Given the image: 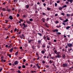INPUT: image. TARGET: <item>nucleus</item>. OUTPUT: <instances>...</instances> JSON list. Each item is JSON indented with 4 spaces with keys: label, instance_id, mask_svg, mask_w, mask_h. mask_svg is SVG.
Instances as JSON below:
<instances>
[{
    "label": "nucleus",
    "instance_id": "3",
    "mask_svg": "<svg viewBox=\"0 0 73 73\" xmlns=\"http://www.w3.org/2000/svg\"><path fill=\"white\" fill-rule=\"evenodd\" d=\"M58 31V29H56L52 31V32H57Z\"/></svg>",
    "mask_w": 73,
    "mask_h": 73
},
{
    "label": "nucleus",
    "instance_id": "5",
    "mask_svg": "<svg viewBox=\"0 0 73 73\" xmlns=\"http://www.w3.org/2000/svg\"><path fill=\"white\" fill-rule=\"evenodd\" d=\"M33 39H31L30 40H28V43L30 44L31 43V42L33 41Z\"/></svg>",
    "mask_w": 73,
    "mask_h": 73
},
{
    "label": "nucleus",
    "instance_id": "37",
    "mask_svg": "<svg viewBox=\"0 0 73 73\" xmlns=\"http://www.w3.org/2000/svg\"><path fill=\"white\" fill-rule=\"evenodd\" d=\"M57 6V4L56 3H55V7H56Z\"/></svg>",
    "mask_w": 73,
    "mask_h": 73
},
{
    "label": "nucleus",
    "instance_id": "20",
    "mask_svg": "<svg viewBox=\"0 0 73 73\" xmlns=\"http://www.w3.org/2000/svg\"><path fill=\"white\" fill-rule=\"evenodd\" d=\"M38 35H39L40 36H42V34L40 33H38Z\"/></svg>",
    "mask_w": 73,
    "mask_h": 73
},
{
    "label": "nucleus",
    "instance_id": "12",
    "mask_svg": "<svg viewBox=\"0 0 73 73\" xmlns=\"http://www.w3.org/2000/svg\"><path fill=\"white\" fill-rule=\"evenodd\" d=\"M70 28V26H68L66 27V29L67 30H69V29Z\"/></svg>",
    "mask_w": 73,
    "mask_h": 73
},
{
    "label": "nucleus",
    "instance_id": "9",
    "mask_svg": "<svg viewBox=\"0 0 73 73\" xmlns=\"http://www.w3.org/2000/svg\"><path fill=\"white\" fill-rule=\"evenodd\" d=\"M13 48H12L11 49L9 50V52L10 53L12 52H13Z\"/></svg>",
    "mask_w": 73,
    "mask_h": 73
},
{
    "label": "nucleus",
    "instance_id": "46",
    "mask_svg": "<svg viewBox=\"0 0 73 73\" xmlns=\"http://www.w3.org/2000/svg\"><path fill=\"white\" fill-rule=\"evenodd\" d=\"M59 10H61V9H62V7H59Z\"/></svg>",
    "mask_w": 73,
    "mask_h": 73
},
{
    "label": "nucleus",
    "instance_id": "13",
    "mask_svg": "<svg viewBox=\"0 0 73 73\" xmlns=\"http://www.w3.org/2000/svg\"><path fill=\"white\" fill-rule=\"evenodd\" d=\"M19 52L18 51H17V52H16L15 53V55L16 56H17L18 55Z\"/></svg>",
    "mask_w": 73,
    "mask_h": 73
},
{
    "label": "nucleus",
    "instance_id": "58",
    "mask_svg": "<svg viewBox=\"0 0 73 73\" xmlns=\"http://www.w3.org/2000/svg\"><path fill=\"white\" fill-rule=\"evenodd\" d=\"M38 64H36V66H37V67H38Z\"/></svg>",
    "mask_w": 73,
    "mask_h": 73
},
{
    "label": "nucleus",
    "instance_id": "56",
    "mask_svg": "<svg viewBox=\"0 0 73 73\" xmlns=\"http://www.w3.org/2000/svg\"><path fill=\"white\" fill-rule=\"evenodd\" d=\"M35 13H36V14L37 13H38V11H35Z\"/></svg>",
    "mask_w": 73,
    "mask_h": 73
},
{
    "label": "nucleus",
    "instance_id": "63",
    "mask_svg": "<svg viewBox=\"0 0 73 73\" xmlns=\"http://www.w3.org/2000/svg\"><path fill=\"white\" fill-rule=\"evenodd\" d=\"M66 15L67 16H70V15H69V14H66Z\"/></svg>",
    "mask_w": 73,
    "mask_h": 73
},
{
    "label": "nucleus",
    "instance_id": "50",
    "mask_svg": "<svg viewBox=\"0 0 73 73\" xmlns=\"http://www.w3.org/2000/svg\"><path fill=\"white\" fill-rule=\"evenodd\" d=\"M36 72V71H31V72L32 73H34V72Z\"/></svg>",
    "mask_w": 73,
    "mask_h": 73
},
{
    "label": "nucleus",
    "instance_id": "42",
    "mask_svg": "<svg viewBox=\"0 0 73 73\" xmlns=\"http://www.w3.org/2000/svg\"><path fill=\"white\" fill-rule=\"evenodd\" d=\"M57 33V34H58V35H61V33H59V32H58V33Z\"/></svg>",
    "mask_w": 73,
    "mask_h": 73
},
{
    "label": "nucleus",
    "instance_id": "39",
    "mask_svg": "<svg viewBox=\"0 0 73 73\" xmlns=\"http://www.w3.org/2000/svg\"><path fill=\"white\" fill-rule=\"evenodd\" d=\"M11 28V26L10 25H9L8 26V29H9V28Z\"/></svg>",
    "mask_w": 73,
    "mask_h": 73
},
{
    "label": "nucleus",
    "instance_id": "22",
    "mask_svg": "<svg viewBox=\"0 0 73 73\" xmlns=\"http://www.w3.org/2000/svg\"><path fill=\"white\" fill-rule=\"evenodd\" d=\"M38 43L39 44H41V40H39L38 41Z\"/></svg>",
    "mask_w": 73,
    "mask_h": 73
},
{
    "label": "nucleus",
    "instance_id": "62",
    "mask_svg": "<svg viewBox=\"0 0 73 73\" xmlns=\"http://www.w3.org/2000/svg\"><path fill=\"white\" fill-rule=\"evenodd\" d=\"M6 21L5 23H7V22H8L9 21H8V20H6V21Z\"/></svg>",
    "mask_w": 73,
    "mask_h": 73
},
{
    "label": "nucleus",
    "instance_id": "21",
    "mask_svg": "<svg viewBox=\"0 0 73 73\" xmlns=\"http://www.w3.org/2000/svg\"><path fill=\"white\" fill-rule=\"evenodd\" d=\"M42 46L43 47V48H46V46L44 44H43Z\"/></svg>",
    "mask_w": 73,
    "mask_h": 73
},
{
    "label": "nucleus",
    "instance_id": "2",
    "mask_svg": "<svg viewBox=\"0 0 73 73\" xmlns=\"http://www.w3.org/2000/svg\"><path fill=\"white\" fill-rule=\"evenodd\" d=\"M73 45V44H72L70 43H68L67 44V46L68 47H71Z\"/></svg>",
    "mask_w": 73,
    "mask_h": 73
},
{
    "label": "nucleus",
    "instance_id": "32",
    "mask_svg": "<svg viewBox=\"0 0 73 73\" xmlns=\"http://www.w3.org/2000/svg\"><path fill=\"white\" fill-rule=\"evenodd\" d=\"M18 73H21L20 70H18L17 71Z\"/></svg>",
    "mask_w": 73,
    "mask_h": 73
},
{
    "label": "nucleus",
    "instance_id": "10",
    "mask_svg": "<svg viewBox=\"0 0 73 73\" xmlns=\"http://www.w3.org/2000/svg\"><path fill=\"white\" fill-rule=\"evenodd\" d=\"M9 19H10V20H13V17L11 16H10L9 17Z\"/></svg>",
    "mask_w": 73,
    "mask_h": 73
},
{
    "label": "nucleus",
    "instance_id": "51",
    "mask_svg": "<svg viewBox=\"0 0 73 73\" xmlns=\"http://www.w3.org/2000/svg\"><path fill=\"white\" fill-rule=\"evenodd\" d=\"M25 25V24L24 23H23L22 24V26H24Z\"/></svg>",
    "mask_w": 73,
    "mask_h": 73
},
{
    "label": "nucleus",
    "instance_id": "24",
    "mask_svg": "<svg viewBox=\"0 0 73 73\" xmlns=\"http://www.w3.org/2000/svg\"><path fill=\"white\" fill-rule=\"evenodd\" d=\"M23 68H26V66L25 65H23L22 66Z\"/></svg>",
    "mask_w": 73,
    "mask_h": 73
},
{
    "label": "nucleus",
    "instance_id": "11",
    "mask_svg": "<svg viewBox=\"0 0 73 73\" xmlns=\"http://www.w3.org/2000/svg\"><path fill=\"white\" fill-rule=\"evenodd\" d=\"M46 36H45V35H44V36H43V39L44 40H45L46 38Z\"/></svg>",
    "mask_w": 73,
    "mask_h": 73
},
{
    "label": "nucleus",
    "instance_id": "1",
    "mask_svg": "<svg viewBox=\"0 0 73 73\" xmlns=\"http://www.w3.org/2000/svg\"><path fill=\"white\" fill-rule=\"evenodd\" d=\"M56 54L58 56V58H60L61 57V54L60 53V52H58L56 53Z\"/></svg>",
    "mask_w": 73,
    "mask_h": 73
},
{
    "label": "nucleus",
    "instance_id": "23",
    "mask_svg": "<svg viewBox=\"0 0 73 73\" xmlns=\"http://www.w3.org/2000/svg\"><path fill=\"white\" fill-rule=\"evenodd\" d=\"M47 9L48 11H49V10H50V9H51V8L48 7H47Z\"/></svg>",
    "mask_w": 73,
    "mask_h": 73
},
{
    "label": "nucleus",
    "instance_id": "33",
    "mask_svg": "<svg viewBox=\"0 0 73 73\" xmlns=\"http://www.w3.org/2000/svg\"><path fill=\"white\" fill-rule=\"evenodd\" d=\"M42 14L44 15H46V13H42Z\"/></svg>",
    "mask_w": 73,
    "mask_h": 73
},
{
    "label": "nucleus",
    "instance_id": "53",
    "mask_svg": "<svg viewBox=\"0 0 73 73\" xmlns=\"http://www.w3.org/2000/svg\"><path fill=\"white\" fill-rule=\"evenodd\" d=\"M11 37L12 38H15V36H12Z\"/></svg>",
    "mask_w": 73,
    "mask_h": 73
},
{
    "label": "nucleus",
    "instance_id": "17",
    "mask_svg": "<svg viewBox=\"0 0 73 73\" xmlns=\"http://www.w3.org/2000/svg\"><path fill=\"white\" fill-rule=\"evenodd\" d=\"M27 26V25H25V26H24L23 27V29H25V28H26Z\"/></svg>",
    "mask_w": 73,
    "mask_h": 73
},
{
    "label": "nucleus",
    "instance_id": "43",
    "mask_svg": "<svg viewBox=\"0 0 73 73\" xmlns=\"http://www.w3.org/2000/svg\"><path fill=\"white\" fill-rule=\"evenodd\" d=\"M14 31V32H16V31H17V28L15 29Z\"/></svg>",
    "mask_w": 73,
    "mask_h": 73
},
{
    "label": "nucleus",
    "instance_id": "41",
    "mask_svg": "<svg viewBox=\"0 0 73 73\" xmlns=\"http://www.w3.org/2000/svg\"><path fill=\"white\" fill-rule=\"evenodd\" d=\"M68 63H70V60H68Z\"/></svg>",
    "mask_w": 73,
    "mask_h": 73
},
{
    "label": "nucleus",
    "instance_id": "45",
    "mask_svg": "<svg viewBox=\"0 0 73 73\" xmlns=\"http://www.w3.org/2000/svg\"><path fill=\"white\" fill-rule=\"evenodd\" d=\"M22 48H23V47H22V46H21V47H20V48H19V49H20V50H21Z\"/></svg>",
    "mask_w": 73,
    "mask_h": 73
},
{
    "label": "nucleus",
    "instance_id": "47",
    "mask_svg": "<svg viewBox=\"0 0 73 73\" xmlns=\"http://www.w3.org/2000/svg\"><path fill=\"white\" fill-rule=\"evenodd\" d=\"M9 57L10 58H11V54H9Z\"/></svg>",
    "mask_w": 73,
    "mask_h": 73
},
{
    "label": "nucleus",
    "instance_id": "64",
    "mask_svg": "<svg viewBox=\"0 0 73 73\" xmlns=\"http://www.w3.org/2000/svg\"><path fill=\"white\" fill-rule=\"evenodd\" d=\"M49 18H47V21H49Z\"/></svg>",
    "mask_w": 73,
    "mask_h": 73
},
{
    "label": "nucleus",
    "instance_id": "27",
    "mask_svg": "<svg viewBox=\"0 0 73 73\" xmlns=\"http://www.w3.org/2000/svg\"><path fill=\"white\" fill-rule=\"evenodd\" d=\"M73 0H70V3H72V2H73Z\"/></svg>",
    "mask_w": 73,
    "mask_h": 73
},
{
    "label": "nucleus",
    "instance_id": "60",
    "mask_svg": "<svg viewBox=\"0 0 73 73\" xmlns=\"http://www.w3.org/2000/svg\"><path fill=\"white\" fill-rule=\"evenodd\" d=\"M66 3H67V4H69V2H68V1H66Z\"/></svg>",
    "mask_w": 73,
    "mask_h": 73
},
{
    "label": "nucleus",
    "instance_id": "30",
    "mask_svg": "<svg viewBox=\"0 0 73 73\" xmlns=\"http://www.w3.org/2000/svg\"><path fill=\"white\" fill-rule=\"evenodd\" d=\"M46 67L47 68L49 67V66L48 65H46Z\"/></svg>",
    "mask_w": 73,
    "mask_h": 73
},
{
    "label": "nucleus",
    "instance_id": "40",
    "mask_svg": "<svg viewBox=\"0 0 73 73\" xmlns=\"http://www.w3.org/2000/svg\"><path fill=\"white\" fill-rule=\"evenodd\" d=\"M20 16L19 15V14H17V17H18Z\"/></svg>",
    "mask_w": 73,
    "mask_h": 73
},
{
    "label": "nucleus",
    "instance_id": "14",
    "mask_svg": "<svg viewBox=\"0 0 73 73\" xmlns=\"http://www.w3.org/2000/svg\"><path fill=\"white\" fill-rule=\"evenodd\" d=\"M6 11L9 12H10L11 11V10L10 9H7Z\"/></svg>",
    "mask_w": 73,
    "mask_h": 73
},
{
    "label": "nucleus",
    "instance_id": "31",
    "mask_svg": "<svg viewBox=\"0 0 73 73\" xmlns=\"http://www.w3.org/2000/svg\"><path fill=\"white\" fill-rule=\"evenodd\" d=\"M57 50H54V54L56 53H57Z\"/></svg>",
    "mask_w": 73,
    "mask_h": 73
},
{
    "label": "nucleus",
    "instance_id": "8",
    "mask_svg": "<svg viewBox=\"0 0 73 73\" xmlns=\"http://www.w3.org/2000/svg\"><path fill=\"white\" fill-rule=\"evenodd\" d=\"M67 21H68V19H66L65 20L63 21V22L64 23H66Z\"/></svg>",
    "mask_w": 73,
    "mask_h": 73
},
{
    "label": "nucleus",
    "instance_id": "16",
    "mask_svg": "<svg viewBox=\"0 0 73 73\" xmlns=\"http://www.w3.org/2000/svg\"><path fill=\"white\" fill-rule=\"evenodd\" d=\"M29 7V5H26V6H25V8H26V9H27Z\"/></svg>",
    "mask_w": 73,
    "mask_h": 73
},
{
    "label": "nucleus",
    "instance_id": "52",
    "mask_svg": "<svg viewBox=\"0 0 73 73\" xmlns=\"http://www.w3.org/2000/svg\"><path fill=\"white\" fill-rule=\"evenodd\" d=\"M21 68V66H19V67H18V69H20Z\"/></svg>",
    "mask_w": 73,
    "mask_h": 73
},
{
    "label": "nucleus",
    "instance_id": "44",
    "mask_svg": "<svg viewBox=\"0 0 73 73\" xmlns=\"http://www.w3.org/2000/svg\"><path fill=\"white\" fill-rule=\"evenodd\" d=\"M36 56H39V54H38V53L37 52L36 53Z\"/></svg>",
    "mask_w": 73,
    "mask_h": 73
},
{
    "label": "nucleus",
    "instance_id": "19",
    "mask_svg": "<svg viewBox=\"0 0 73 73\" xmlns=\"http://www.w3.org/2000/svg\"><path fill=\"white\" fill-rule=\"evenodd\" d=\"M26 22H27V23L28 24H30L31 23V22H30L29 21H26Z\"/></svg>",
    "mask_w": 73,
    "mask_h": 73
},
{
    "label": "nucleus",
    "instance_id": "7",
    "mask_svg": "<svg viewBox=\"0 0 73 73\" xmlns=\"http://www.w3.org/2000/svg\"><path fill=\"white\" fill-rule=\"evenodd\" d=\"M45 51H46V50H42L41 52V53L42 54H44L45 53Z\"/></svg>",
    "mask_w": 73,
    "mask_h": 73
},
{
    "label": "nucleus",
    "instance_id": "35",
    "mask_svg": "<svg viewBox=\"0 0 73 73\" xmlns=\"http://www.w3.org/2000/svg\"><path fill=\"white\" fill-rule=\"evenodd\" d=\"M66 7H67V6L66 5H65L63 7V8Z\"/></svg>",
    "mask_w": 73,
    "mask_h": 73
},
{
    "label": "nucleus",
    "instance_id": "38",
    "mask_svg": "<svg viewBox=\"0 0 73 73\" xmlns=\"http://www.w3.org/2000/svg\"><path fill=\"white\" fill-rule=\"evenodd\" d=\"M49 63H50V64L52 63V61H51V60H50V61Z\"/></svg>",
    "mask_w": 73,
    "mask_h": 73
},
{
    "label": "nucleus",
    "instance_id": "55",
    "mask_svg": "<svg viewBox=\"0 0 73 73\" xmlns=\"http://www.w3.org/2000/svg\"><path fill=\"white\" fill-rule=\"evenodd\" d=\"M59 19H60V20H62V18H61L59 17Z\"/></svg>",
    "mask_w": 73,
    "mask_h": 73
},
{
    "label": "nucleus",
    "instance_id": "29",
    "mask_svg": "<svg viewBox=\"0 0 73 73\" xmlns=\"http://www.w3.org/2000/svg\"><path fill=\"white\" fill-rule=\"evenodd\" d=\"M55 57H51V59L54 60V59Z\"/></svg>",
    "mask_w": 73,
    "mask_h": 73
},
{
    "label": "nucleus",
    "instance_id": "34",
    "mask_svg": "<svg viewBox=\"0 0 73 73\" xmlns=\"http://www.w3.org/2000/svg\"><path fill=\"white\" fill-rule=\"evenodd\" d=\"M47 39L48 40H50V38H49L48 37V38H47Z\"/></svg>",
    "mask_w": 73,
    "mask_h": 73
},
{
    "label": "nucleus",
    "instance_id": "57",
    "mask_svg": "<svg viewBox=\"0 0 73 73\" xmlns=\"http://www.w3.org/2000/svg\"><path fill=\"white\" fill-rule=\"evenodd\" d=\"M48 44H49L50 45H51V43L50 42H49Z\"/></svg>",
    "mask_w": 73,
    "mask_h": 73
},
{
    "label": "nucleus",
    "instance_id": "15",
    "mask_svg": "<svg viewBox=\"0 0 73 73\" xmlns=\"http://www.w3.org/2000/svg\"><path fill=\"white\" fill-rule=\"evenodd\" d=\"M62 56L63 58H65V54H62Z\"/></svg>",
    "mask_w": 73,
    "mask_h": 73
},
{
    "label": "nucleus",
    "instance_id": "6",
    "mask_svg": "<svg viewBox=\"0 0 73 73\" xmlns=\"http://www.w3.org/2000/svg\"><path fill=\"white\" fill-rule=\"evenodd\" d=\"M19 63V62L18 61H16L14 62V64L15 65H16Z\"/></svg>",
    "mask_w": 73,
    "mask_h": 73
},
{
    "label": "nucleus",
    "instance_id": "54",
    "mask_svg": "<svg viewBox=\"0 0 73 73\" xmlns=\"http://www.w3.org/2000/svg\"><path fill=\"white\" fill-rule=\"evenodd\" d=\"M60 1H59V0L57 1V3H60Z\"/></svg>",
    "mask_w": 73,
    "mask_h": 73
},
{
    "label": "nucleus",
    "instance_id": "25",
    "mask_svg": "<svg viewBox=\"0 0 73 73\" xmlns=\"http://www.w3.org/2000/svg\"><path fill=\"white\" fill-rule=\"evenodd\" d=\"M29 20L31 21H33V19H29Z\"/></svg>",
    "mask_w": 73,
    "mask_h": 73
},
{
    "label": "nucleus",
    "instance_id": "49",
    "mask_svg": "<svg viewBox=\"0 0 73 73\" xmlns=\"http://www.w3.org/2000/svg\"><path fill=\"white\" fill-rule=\"evenodd\" d=\"M55 23H56V24H57V23H58V21H56Z\"/></svg>",
    "mask_w": 73,
    "mask_h": 73
},
{
    "label": "nucleus",
    "instance_id": "48",
    "mask_svg": "<svg viewBox=\"0 0 73 73\" xmlns=\"http://www.w3.org/2000/svg\"><path fill=\"white\" fill-rule=\"evenodd\" d=\"M2 70H3V68H1V69H0V72H1Z\"/></svg>",
    "mask_w": 73,
    "mask_h": 73
},
{
    "label": "nucleus",
    "instance_id": "18",
    "mask_svg": "<svg viewBox=\"0 0 73 73\" xmlns=\"http://www.w3.org/2000/svg\"><path fill=\"white\" fill-rule=\"evenodd\" d=\"M2 10L3 11H6V9L5 8H3Z\"/></svg>",
    "mask_w": 73,
    "mask_h": 73
},
{
    "label": "nucleus",
    "instance_id": "61",
    "mask_svg": "<svg viewBox=\"0 0 73 73\" xmlns=\"http://www.w3.org/2000/svg\"><path fill=\"white\" fill-rule=\"evenodd\" d=\"M58 15V14H56L55 15V16H57Z\"/></svg>",
    "mask_w": 73,
    "mask_h": 73
},
{
    "label": "nucleus",
    "instance_id": "4",
    "mask_svg": "<svg viewBox=\"0 0 73 73\" xmlns=\"http://www.w3.org/2000/svg\"><path fill=\"white\" fill-rule=\"evenodd\" d=\"M68 65L66 63L63 64V67H67Z\"/></svg>",
    "mask_w": 73,
    "mask_h": 73
},
{
    "label": "nucleus",
    "instance_id": "59",
    "mask_svg": "<svg viewBox=\"0 0 73 73\" xmlns=\"http://www.w3.org/2000/svg\"><path fill=\"white\" fill-rule=\"evenodd\" d=\"M28 65H29V64L28 63H26L25 64V65L26 66H28Z\"/></svg>",
    "mask_w": 73,
    "mask_h": 73
},
{
    "label": "nucleus",
    "instance_id": "36",
    "mask_svg": "<svg viewBox=\"0 0 73 73\" xmlns=\"http://www.w3.org/2000/svg\"><path fill=\"white\" fill-rule=\"evenodd\" d=\"M61 15H63V16H64V15H65V14L64 13H61Z\"/></svg>",
    "mask_w": 73,
    "mask_h": 73
},
{
    "label": "nucleus",
    "instance_id": "26",
    "mask_svg": "<svg viewBox=\"0 0 73 73\" xmlns=\"http://www.w3.org/2000/svg\"><path fill=\"white\" fill-rule=\"evenodd\" d=\"M42 64H45V62L44 61V60H43L42 61Z\"/></svg>",
    "mask_w": 73,
    "mask_h": 73
},
{
    "label": "nucleus",
    "instance_id": "28",
    "mask_svg": "<svg viewBox=\"0 0 73 73\" xmlns=\"http://www.w3.org/2000/svg\"><path fill=\"white\" fill-rule=\"evenodd\" d=\"M57 58H58V56L57 55L55 57V59H57Z\"/></svg>",
    "mask_w": 73,
    "mask_h": 73
}]
</instances>
